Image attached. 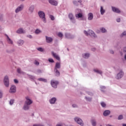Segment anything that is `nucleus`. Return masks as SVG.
I'll use <instances>...</instances> for the list:
<instances>
[{"instance_id":"nucleus-34","label":"nucleus","mask_w":126,"mask_h":126,"mask_svg":"<svg viewBox=\"0 0 126 126\" xmlns=\"http://www.w3.org/2000/svg\"><path fill=\"white\" fill-rule=\"evenodd\" d=\"M37 80H38V81H41V82H47V79L44 78H39Z\"/></svg>"},{"instance_id":"nucleus-31","label":"nucleus","mask_w":126,"mask_h":126,"mask_svg":"<svg viewBox=\"0 0 126 126\" xmlns=\"http://www.w3.org/2000/svg\"><path fill=\"white\" fill-rule=\"evenodd\" d=\"M99 30L100 31L101 33H107V30L104 27H100L99 28Z\"/></svg>"},{"instance_id":"nucleus-23","label":"nucleus","mask_w":126,"mask_h":126,"mask_svg":"<svg viewBox=\"0 0 126 126\" xmlns=\"http://www.w3.org/2000/svg\"><path fill=\"white\" fill-rule=\"evenodd\" d=\"M23 109L25 111H28V110L30 109V105L29 104L25 103L23 106Z\"/></svg>"},{"instance_id":"nucleus-38","label":"nucleus","mask_w":126,"mask_h":126,"mask_svg":"<svg viewBox=\"0 0 126 126\" xmlns=\"http://www.w3.org/2000/svg\"><path fill=\"white\" fill-rule=\"evenodd\" d=\"M9 104L10 106H12V105H13V104H14V99H10L9 102Z\"/></svg>"},{"instance_id":"nucleus-20","label":"nucleus","mask_w":126,"mask_h":126,"mask_svg":"<svg viewBox=\"0 0 126 126\" xmlns=\"http://www.w3.org/2000/svg\"><path fill=\"white\" fill-rule=\"evenodd\" d=\"M110 114H111V111L109 110H105L103 112V115L104 117H108V116H109V115H110Z\"/></svg>"},{"instance_id":"nucleus-52","label":"nucleus","mask_w":126,"mask_h":126,"mask_svg":"<svg viewBox=\"0 0 126 126\" xmlns=\"http://www.w3.org/2000/svg\"><path fill=\"white\" fill-rule=\"evenodd\" d=\"M33 126H44V125H42V124H34L33 125Z\"/></svg>"},{"instance_id":"nucleus-33","label":"nucleus","mask_w":126,"mask_h":126,"mask_svg":"<svg viewBox=\"0 0 126 126\" xmlns=\"http://www.w3.org/2000/svg\"><path fill=\"white\" fill-rule=\"evenodd\" d=\"M100 105L102 108H106V107H107V104H106V102H105L104 101L101 102Z\"/></svg>"},{"instance_id":"nucleus-37","label":"nucleus","mask_w":126,"mask_h":126,"mask_svg":"<svg viewBox=\"0 0 126 126\" xmlns=\"http://www.w3.org/2000/svg\"><path fill=\"white\" fill-rule=\"evenodd\" d=\"M54 71L56 73V76H59L60 75V71H59V70H58V69H54Z\"/></svg>"},{"instance_id":"nucleus-14","label":"nucleus","mask_w":126,"mask_h":126,"mask_svg":"<svg viewBox=\"0 0 126 126\" xmlns=\"http://www.w3.org/2000/svg\"><path fill=\"white\" fill-rule=\"evenodd\" d=\"M51 54L53 57H54L55 59L57 60V61H61V58L60 57V56H59V55H58L57 53L54 52H52Z\"/></svg>"},{"instance_id":"nucleus-9","label":"nucleus","mask_w":126,"mask_h":126,"mask_svg":"<svg viewBox=\"0 0 126 126\" xmlns=\"http://www.w3.org/2000/svg\"><path fill=\"white\" fill-rule=\"evenodd\" d=\"M26 100L25 101V104H27V105H31L32 103H33V101L31 100L30 97L29 96H26L25 97Z\"/></svg>"},{"instance_id":"nucleus-64","label":"nucleus","mask_w":126,"mask_h":126,"mask_svg":"<svg viewBox=\"0 0 126 126\" xmlns=\"http://www.w3.org/2000/svg\"><path fill=\"white\" fill-rule=\"evenodd\" d=\"M124 59H125V60H126V54L125 55V56H124Z\"/></svg>"},{"instance_id":"nucleus-59","label":"nucleus","mask_w":126,"mask_h":126,"mask_svg":"<svg viewBox=\"0 0 126 126\" xmlns=\"http://www.w3.org/2000/svg\"><path fill=\"white\" fill-rule=\"evenodd\" d=\"M92 51H93V52H95L96 51V48L95 47H93L91 49Z\"/></svg>"},{"instance_id":"nucleus-13","label":"nucleus","mask_w":126,"mask_h":126,"mask_svg":"<svg viewBox=\"0 0 126 126\" xmlns=\"http://www.w3.org/2000/svg\"><path fill=\"white\" fill-rule=\"evenodd\" d=\"M34 9H35V5H31L29 7L28 12L30 13H33V12H34Z\"/></svg>"},{"instance_id":"nucleus-11","label":"nucleus","mask_w":126,"mask_h":126,"mask_svg":"<svg viewBox=\"0 0 126 126\" xmlns=\"http://www.w3.org/2000/svg\"><path fill=\"white\" fill-rule=\"evenodd\" d=\"M9 93H11L12 94H14L15 92H16V86L15 85H11L10 90L9 91Z\"/></svg>"},{"instance_id":"nucleus-6","label":"nucleus","mask_w":126,"mask_h":126,"mask_svg":"<svg viewBox=\"0 0 126 126\" xmlns=\"http://www.w3.org/2000/svg\"><path fill=\"white\" fill-rule=\"evenodd\" d=\"M59 84V81L56 80H52L51 81V85L53 88L57 89Z\"/></svg>"},{"instance_id":"nucleus-12","label":"nucleus","mask_w":126,"mask_h":126,"mask_svg":"<svg viewBox=\"0 0 126 126\" xmlns=\"http://www.w3.org/2000/svg\"><path fill=\"white\" fill-rule=\"evenodd\" d=\"M48 2L51 4V5H54V6H58V4H59V2L56 0H49Z\"/></svg>"},{"instance_id":"nucleus-16","label":"nucleus","mask_w":126,"mask_h":126,"mask_svg":"<svg viewBox=\"0 0 126 126\" xmlns=\"http://www.w3.org/2000/svg\"><path fill=\"white\" fill-rule=\"evenodd\" d=\"M16 33H18V34H24L26 33V31L22 28H20L16 31Z\"/></svg>"},{"instance_id":"nucleus-45","label":"nucleus","mask_w":126,"mask_h":126,"mask_svg":"<svg viewBox=\"0 0 126 126\" xmlns=\"http://www.w3.org/2000/svg\"><path fill=\"white\" fill-rule=\"evenodd\" d=\"M48 62L49 63H55V61H54V59H52V58L48 59Z\"/></svg>"},{"instance_id":"nucleus-46","label":"nucleus","mask_w":126,"mask_h":126,"mask_svg":"<svg viewBox=\"0 0 126 126\" xmlns=\"http://www.w3.org/2000/svg\"><path fill=\"white\" fill-rule=\"evenodd\" d=\"M49 17H50L51 20H55V17H54V16L50 15L49 16Z\"/></svg>"},{"instance_id":"nucleus-17","label":"nucleus","mask_w":126,"mask_h":126,"mask_svg":"<svg viewBox=\"0 0 126 126\" xmlns=\"http://www.w3.org/2000/svg\"><path fill=\"white\" fill-rule=\"evenodd\" d=\"M64 36L67 39H73V38H74L73 35L68 32H65L64 33Z\"/></svg>"},{"instance_id":"nucleus-62","label":"nucleus","mask_w":126,"mask_h":126,"mask_svg":"<svg viewBox=\"0 0 126 126\" xmlns=\"http://www.w3.org/2000/svg\"><path fill=\"white\" fill-rule=\"evenodd\" d=\"M122 126H126V124H122Z\"/></svg>"},{"instance_id":"nucleus-25","label":"nucleus","mask_w":126,"mask_h":126,"mask_svg":"<svg viewBox=\"0 0 126 126\" xmlns=\"http://www.w3.org/2000/svg\"><path fill=\"white\" fill-rule=\"evenodd\" d=\"M91 123L92 126H97V121L95 119H92L91 120Z\"/></svg>"},{"instance_id":"nucleus-36","label":"nucleus","mask_w":126,"mask_h":126,"mask_svg":"<svg viewBox=\"0 0 126 126\" xmlns=\"http://www.w3.org/2000/svg\"><path fill=\"white\" fill-rule=\"evenodd\" d=\"M85 100H86V101H88V102H90L92 100V97H89V96H85Z\"/></svg>"},{"instance_id":"nucleus-19","label":"nucleus","mask_w":126,"mask_h":126,"mask_svg":"<svg viewBox=\"0 0 126 126\" xmlns=\"http://www.w3.org/2000/svg\"><path fill=\"white\" fill-rule=\"evenodd\" d=\"M82 57L84 59H89L90 57V53L88 52L84 53L82 54Z\"/></svg>"},{"instance_id":"nucleus-42","label":"nucleus","mask_w":126,"mask_h":126,"mask_svg":"<svg viewBox=\"0 0 126 126\" xmlns=\"http://www.w3.org/2000/svg\"><path fill=\"white\" fill-rule=\"evenodd\" d=\"M29 77L30 79H32V80H34V79H35V76L32 75H29Z\"/></svg>"},{"instance_id":"nucleus-35","label":"nucleus","mask_w":126,"mask_h":126,"mask_svg":"<svg viewBox=\"0 0 126 126\" xmlns=\"http://www.w3.org/2000/svg\"><path fill=\"white\" fill-rule=\"evenodd\" d=\"M57 35L59 38H61V39H63V32H59L57 33Z\"/></svg>"},{"instance_id":"nucleus-63","label":"nucleus","mask_w":126,"mask_h":126,"mask_svg":"<svg viewBox=\"0 0 126 126\" xmlns=\"http://www.w3.org/2000/svg\"><path fill=\"white\" fill-rule=\"evenodd\" d=\"M102 2H105L106 1V0H101Z\"/></svg>"},{"instance_id":"nucleus-61","label":"nucleus","mask_w":126,"mask_h":126,"mask_svg":"<svg viewBox=\"0 0 126 126\" xmlns=\"http://www.w3.org/2000/svg\"><path fill=\"white\" fill-rule=\"evenodd\" d=\"M123 50H124V52H126V47L124 48Z\"/></svg>"},{"instance_id":"nucleus-4","label":"nucleus","mask_w":126,"mask_h":126,"mask_svg":"<svg viewBox=\"0 0 126 126\" xmlns=\"http://www.w3.org/2000/svg\"><path fill=\"white\" fill-rule=\"evenodd\" d=\"M74 121L78 125L80 126H84V122L83 120L79 117H76L74 118Z\"/></svg>"},{"instance_id":"nucleus-47","label":"nucleus","mask_w":126,"mask_h":126,"mask_svg":"<svg viewBox=\"0 0 126 126\" xmlns=\"http://www.w3.org/2000/svg\"><path fill=\"white\" fill-rule=\"evenodd\" d=\"M78 3H79L80 5H83V4H82V0H78Z\"/></svg>"},{"instance_id":"nucleus-43","label":"nucleus","mask_w":126,"mask_h":126,"mask_svg":"<svg viewBox=\"0 0 126 126\" xmlns=\"http://www.w3.org/2000/svg\"><path fill=\"white\" fill-rule=\"evenodd\" d=\"M83 33L84 34H85V35H86V36H88V35H89V32H88V31H87L86 30H84L83 31Z\"/></svg>"},{"instance_id":"nucleus-51","label":"nucleus","mask_w":126,"mask_h":126,"mask_svg":"<svg viewBox=\"0 0 126 126\" xmlns=\"http://www.w3.org/2000/svg\"><path fill=\"white\" fill-rule=\"evenodd\" d=\"M72 107L73 108H77L78 107V106L77 105V104L74 103L72 105Z\"/></svg>"},{"instance_id":"nucleus-24","label":"nucleus","mask_w":126,"mask_h":126,"mask_svg":"<svg viewBox=\"0 0 126 126\" xmlns=\"http://www.w3.org/2000/svg\"><path fill=\"white\" fill-rule=\"evenodd\" d=\"M61 63L57 62L55 64V66L54 69H60L61 68Z\"/></svg>"},{"instance_id":"nucleus-57","label":"nucleus","mask_w":126,"mask_h":126,"mask_svg":"<svg viewBox=\"0 0 126 126\" xmlns=\"http://www.w3.org/2000/svg\"><path fill=\"white\" fill-rule=\"evenodd\" d=\"M101 31L100 30H97L96 31V33H97V34H100V33H101Z\"/></svg>"},{"instance_id":"nucleus-2","label":"nucleus","mask_w":126,"mask_h":126,"mask_svg":"<svg viewBox=\"0 0 126 126\" xmlns=\"http://www.w3.org/2000/svg\"><path fill=\"white\" fill-rule=\"evenodd\" d=\"M38 15L39 18L41 19L43 23H47V19L46 18V14H45V12H44V11H39L38 12Z\"/></svg>"},{"instance_id":"nucleus-32","label":"nucleus","mask_w":126,"mask_h":126,"mask_svg":"<svg viewBox=\"0 0 126 126\" xmlns=\"http://www.w3.org/2000/svg\"><path fill=\"white\" fill-rule=\"evenodd\" d=\"M100 90L101 91V92H105L106 90V87H105V86H100Z\"/></svg>"},{"instance_id":"nucleus-28","label":"nucleus","mask_w":126,"mask_h":126,"mask_svg":"<svg viewBox=\"0 0 126 126\" xmlns=\"http://www.w3.org/2000/svg\"><path fill=\"white\" fill-rule=\"evenodd\" d=\"M6 39L7 43H8V44H10V45H12V44H13V41H12V40L10 39V38H9V37H8V36L7 35Z\"/></svg>"},{"instance_id":"nucleus-60","label":"nucleus","mask_w":126,"mask_h":126,"mask_svg":"<svg viewBox=\"0 0 126 126\" xmlns=\"http://www.w3.org/2000/svg\"><path fill=\"white\" fill-rule=\"evenodd\" d=\"M110 54H114L115 52L113 50H110Z\"/></svg>"},{"instance_id":"nucleus-30","label":"nucleus","mask_w":126,"mask_h":126,"mask_svg":"<svg viewBox=\"0 0 126 126\" xmlns=\"http://www.w3.org/2000/svg\"><path fill=\"white\" fill-rule=\"evenodd\" d=\"M42 33V31L39 29H36L34 31V33H35L36 35H39V34H41Z\"/></svg>"},{"instance_id":"nucleus-54","label":"nucleus","mask_w":126,"mask_h":126,"mask_svg":"<svg viewBox=\"0 0 126 126\" xmlns=\"http://www.w3.org/2000/svg\"><path fill=\"white\" fill-rule=\"evenodd\" d=\"M124 119V117L123 116V115H120L118 117V120H123Z\"/></svg>"},{"instance_id":"nucleus-40","label":"nucleus","mask_w":126,"mask_h":126,"mask_svg":"<svg viewBox=\"0 0 126 126\" xmlns=\"http://www.w3.org/2000/svg\"><path fill=\"white\" fill-rule=\"evenodd\" d=\"M124 36H126V31L123 32L121 34L120 37H124Z\"/></svg>"},{"instance_id":"nucleus-1","label":"nucleus","mask_w":126,"mask_h":126,"mask_svg":"<svg viewBox=\"0 0 126 126\" xmlns=\"http://www.w3.org/2000/svg\"><path fill=\"white\" fill-rule=\"evenodd\" d=\"M75 11L76 14L75 16L76 19H78V20H79L80 21L84 20V16L83 15V13H82V10L80 9H76Z\"/></svg>"},{"instance_id":"nucleus-55","label":"nucleus","mask_w":126,"mask_h":126,"mask_svg":"<svg viewBox=\"0 0 126 126\" xmlns=\"http://www.w3.org/2000/svg\"><path fill=\"white\" fill-rule=\"evenodd\" d=\"M34 64H35V65H39V64H40V63H39L38 61H35L34 62Z\"/></svg>"},{"instance_id":"nucleus-50","label":"nucleus","mask_w":126,"mask_h":126,"mask_svg":"<svg viewBox=\"0 0 126 126\" xmlns=\"http://www.w3.org/2000/svg\"><path fill=\"white\" fill-rule=\"evenodd\" d=\"M87 94H88V95H90V96H93L94 95V94H93V93L90 92H88Z\"/></svg>"},{"instance_id":"nucleus-3","label":"nucleus","mask_w":126,"mask_h":126,"mask_svg":"<svg viewBox=\"0 0 126 126\" xmlns=\"http://www.w3.org/2000/svg\"><path fill=\"white\" fill-rule=\"evenodd\" d=\"M3 82L5 87H6L7 88H8V87H9V76L8 75H5L4 76Z\"/></svg>"},{"instance_id":"nucleus-10","label":"nucleus","mask_w":126,"mask_h":126,"mask_svg":"<svg viewBox=\"0 0 126 126\" xmlns=\"http://www.w3.org/2000/svg\"><path fill=\"white\" fill-rule=\"evenodd\" d=\"M111 10L115 13H121V10L119 8L114 6H111Z\"/></svg>"},{"instance_id":"nucleus-5","label":"nucleus","mask_w":126,"mask_h":126,"mask_svg":"<svg viewBox=\"0 0 126 126\" xmlns=\"http://www.w3.org/2000/svg\"><path fill=\"white\" fill-rule=\"evenodd\" d=\"M124 77V71L119 70L115 75V78L118 80L122 79Z\"/></svg>"},{"instance_id":"nucleus-49","label":"nucleus","mask_w":126,"mask_h":126,"mask_svg":"<svg viewBox=\"0 0 126 126\" xmlns=\"http://www.w3.org/2000/svg\"><path fill=\"white\" fill-rule=\"evenodd\" d=\"M27 37L28 38H29V39H32V38H33V36H32V35H31V34H28V35H27Z\"/></svg>"},{"instance_id":"nucleus-15","label":"nucleus","mask_w":126,"mask_h":126,"mask_svg":"<svg viewBox=\"0 0 126 126\" xmlns=\"http://www.w3.org/2000/svg\"><path fill=\"white\" fill-rule=\"evenodd\" d=\"M93 71H94V72H95V73H98V74H100V75H102L103 74L102 71L97 68H94Z\"/></svg>"},{"instance_id":"nucleus-18","label":"nucleus","mask_w":126,"mask_h":126,"mask_svg":"<svg viewBox=\"0 0 126 126\" xmlns=\"http://www.w3.org/2000/svg\"><path fill=\"white\" fill-rule=\"evenodd\" d=\"M93 18H94V15H93V13H89L88 14V20L90 21L93 20Z\"/></svg>"},{"instance_id":"nucleus-44","label":"nucleus","mask_w":126,"mask_h":126,"mask_svg":"<svg viewBox=\"0 0 126 126\" xmlns=\"http://www.w3.org/2000/svg\"><path fill=\"white\" fill-rule=\"evenodd\" d=\"M65 124H64V123H58L56 125V126H64Z\"/></svg>"},{"instance_id":"nucleus-27","label":"nucleus","mask_w":126,"mask_h":126,"mask_svg":"<svg viewBox=\"0 0 126 126\" xmlns=\"http://www.w3.org/2000/svg\"><path fill=\"white\" fill-rule=\"evenodd\" d=\"M45 38L47 43H51V42H53V38L52 37L46 36Z\"/></svg>"},{"instance_id":"nucleus-21","label":"nucleus","mask_w":126,"mask_h":126,"mask_svg":"<svg viewBox=\"0 0 126 126\" xmlns=\"http://www.w3.org/2000/svg\"><path fill=\"white\" fill-rule=\"evenodd\" d=\"M88 32H89V35H90L91 36H93V37H97V35H96V34H95V32H93L92 30H89Z\"/></svg>"},{"instance_id":"nucleus-26","label":"nucleus","mask_w":126,"mask_h":126,"mask_svg":"<svg viewBox=\"0 0 126 126\" xmlns=\"http://www.w3.org/2000/svg\"><path fill=\"white\" fill-rule=\"evenodd\" d=\"M56 101H57V98L56 97H52L49 100V102L50 104H55L56 103Z\"/></svg>"},{"instance_id":"nucleus-58","label":"nucleus","mask_w":126,"mask_h":126,"mask_svg":"<svg viewBox=\"0 0 126 126\" xmlns=\"http://www.w3.org/2000/svg\"><path fill=\"white\" fill-rule=\"evenodd\" d=\"M17 72H18V73H21V69H20V68H18Z\"/></svg>"},{"instance_id":"nucleus-39","label":"nucleus","mask_w":126,"mask_h":126,"mask_svg":"<svg viewBox=\"0 0 126 126\" xmlns=\"http://www.w3.org/2000/svg\"><path fill=\"white\" fill-rule=\"evenodd\" d=\"M2 97H3V93L1 90H0V99H2Z\"/></svg>"},{"instance_id":"nucleus-7","label":"nucleus","mask_w":126,"mask_h":126,"mask_svg":"<svg viewBox=\"0 0 126 126\" xmlns=\"http://www.w3.org/2000/svg\"><path fill=\"white\" fill-rule=\"evenodd\" d=\"M23 8H24V4H21L19 5L15 10V13H18V12H20L22 10H23Z\"/></svg>"},{"instance_id":"nucleus-29","label":"nucleus","mask_w":126,"mask_h":126,"mask_svg":"<svg viewBox=\"0 0 126 126\" xmlns=\"http://www.w3.org/2000/svg\"><path fill=\"white\" fill-rule=\"evenodd\" d=\"M17 44L18 46H22L24 44V40L22 39H19L17 41Z\"/></svg>"},{"instance_id":"nucleus-48","label":"nucleus","mask_w":126,"mask_h":126,"mask_svg":"<svg viewBox=\"0 0 126 126\" xmlns=\"http://www.w3.org/2000/svg\"><path fill=\"white\" fill-rule=\"evenodd\" d=\"M72 2H73V4H74V5H76L78 3V1L76 0H73Z\"/></svg>"},{"instance_id":"nucleus-22","label":"nucleus","mask_w":126,"mask_h":126,"mask_svg":"<svg viewBox=\"0 0 126 126\" xmlns=\"http://www.w3.org/2000/svg\"><path fill=\"white\" fill-rule=\"evenodd\" d=\"M100 12L101 15H104V14H105V13L106 12V10H105V9L104 8V6H100Z\"/></svg>"},{"instance_id":"nucleus-56","label":"nucleus","mask_w":126,"mask_h":126,"mask_svg":"<svg viewBox=\"0 0 126 126\" xmlns=\"http://www.w3.org/2000/svg\"><path fill=\"white\" fill-rule=\"evenodd\" d=\"M116 21L117 22H121V18H117L116 19Z\"/></svg>"},{"instance_id":"nucleus-41","label":"nucleus","mask_w":126,"mask_h":126,"mask_svg":"<svg viewBox=\"0 0 126 126\" xmlns=\"http://www.w3.org/2000/svg\"><path fill=\"white\" fill-rule=\"evenodd\" d=\"M37 51L39 52H44V48L42 47H38L37 48Z\"/></svg>"},{"instance_id":"nucleus-8","label":"nucleus","mask_w":126,"mask_h":126,"mask_svg":"<svg viewBox=\"0 0 126 126\" xmlns=\"http://www.w3.org/2000/svg\"><path fill=\"white\" fill-rule=\"evenodd\" d=\"M68 17L72 23H75V22H76V20L75 19V18H74L73 14L71 13H69Z\"/></svg>"},{"instance_id":"nucleus-53","label":"nucleus","mask_w":126,"mask_h":126,"mask_svg":"<svg viewBox=\"0 0 126 126\" xmlns=\"http://www.w3.org/2000/svg\"><path fill=\"white\" fill-rule=\"evenodd\" d=\"M14 82L15 84H18V80L16 79H14Z\"/></svg>"}]
</instances>
